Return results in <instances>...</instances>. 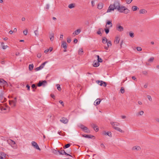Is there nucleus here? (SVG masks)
Masks as SVG:
<instances>
[{
  "mask_svg": "<svg viewBox=\"0 0 159 159\" xmlns=\"http://www.w3.org/2000/svg\"><path fill=\"white\" fill-rule=\"evenodd\" d=\"M120 4L119 2L116 1L113 4H111L107 11V12H110L111 11H113L115 9L120 8Z\"/></svg>",
  "mask_w": 159,
  "mask_h": 159,
  "instance_id": "obj_1",
  "label": "nucleus"
},
{
  "mask_svg": "<svg viewBox=\"0 0 159 159\" xmlns=\"http://www.w3.org/2000/svg\"><path fill=\"white\" fill-rule=\"evenodd\" d=\"M117 10L120 12L126 14L128 13L129 11L128 9L123 6L120 7V8L118 9Z\"/></svg>",
  "mask_w": 159,
  "mask_h": 159,
  "instance_id": "obj_2",
  "label": "nucleus"
},
{
  "mask_svg": "<svg viewBox=\"0 0 159 159\" xmlns=\"http://www.w3.org/2000/svg\"><path fill=\"white\" fill-rule=\"evenodd\" d=\"M78 126L80 127L81 129L86 133H89L90 131L88 129V128L82 124H79Z\"/></svg>",
  "mask_w": 159,
  "mask_h": 159,
  "instance_id": "obj_3",
  "label": "nucleus"
},
{
  "mask_svg": "<svg viewBox=\"0 0 159 159\" xmlns=\"http://www.w3.org/2000/svg\"><path fill=\"white\" fill-rule=\"evenodd\" d=\"M7 142L13 148H16V143L14 141L10 139H9L7 140Z\"/></svg>",
  "mask_w": 159,
  "mask_h": 159,
  "instance_id": "obj_4",
  "label": "nucleus"
},
{
  "mask_svg": "<svg viewBox=\"0 0 159 159\" xmlns=\"http://www.w3.org/2000/svg\"><path fill=\"white\" fill-rule=\"evenodd\" d=\"M62 148H61V149ZM58 154L61 155H65L67 156H69L71 157H72V156L67 153L64 150H58Z\"/></svg>",
  "mask_w": 159,
  "mask_h": 159,
  "instance_id": "obj_5",
  "label": "nucleus"
},
{
  "mask_svg": "<svg viewBox=\"0 0 159 159\" xmlns=\"http://www.w3.org/2000/svg\"><path fill=\"white\" fill-rule=\"evenodd\" d=\"M6 100V99L3 96V93L0 91V102H4Z\"/></svg>",
  "mask_w": 159,
  "mask_h": 159,
  "instance_id": "obj_6",
  "label": "nucleus"
},
{
  "mask_svg": "<svg viewBox=\"0 0 159 159\" xmlns=\"http://www.w3.org/2000/svg\"><path fill=\"white\" fill-rule=\"evenodd\" d=\"M47 83V82L46 80H43V81H40L38 83L37 86L39 87H40L42 86H45V84Z\"/></svg>",
  "mask_w": 159,
  "mask_h": 159,
  "instance_id": "obj_7",
  "label": "nucleus"
},
{
  "mask_svg": "<svg viewBox=\"0 0 159 159\" xmlns=\"http://www.w3.org/2000/svg\"><path fill=\"white\" fill-rule=\"evenodd\" d=\"M96 83L102 86H103L104 87H105L107 85L106 83L101 80H97Z\"/></svg>",
  "mask_w": 159,
  "mask_h": 159,
  "instance_id": "obj_8",
  "label": "nucleus"
},
{
  "mask_svg": "<svg viewBox=\"0 0 159 159\" xmlns=\"http://www.w3.org/2000/svg\"><path fill=\"white\" fill-rule=\"evenodd\" d=\"M16 98H15L14 100L11 101H9V103L10 105H11L12 107H14L16 106Z\"/></svg>",
  "mask_w": 159,
  "mask_h": 159,
  "instance_id": "obj_9",
  "label": "nucleus"
},
{
  "mask_svg": "<svg viewBox=\"0 0 159 159\" xmlns=\"http://www.w3.org/2000/svg\"><path fill=\"white\" fill-rule=\"evenodd\" d=\"M31 144L32 146H33L34 148H35L36 149H38L40 151L41 150L40 148L39 147V146L38 145V144L35 142H32Z\"/></svg>",
  "mask_w": 159,
  "mask_h": 159,
  "instance_id": "obj_10",
  "label": "nucleus"
},
{
  "mask_svg": "<svg viewBox=\"0 0 159 159\" xmlns=\"http://www.w3.org/2000/svg\"><path fill=\"white\" fill-rule=\"evenodd\" d=\"M47 63V61L44 62L39 66L36 68L35 69V70L36 71H38V70L42 69V68H43L44 67L45 65Z\"/></svg>",
  "mask_w": 159,
  "mask_h": 159,
  "instance_id": "obj_11",
  "label": "nucleus"
},
{
  "mask_svg": "<svg viewBox=\"0 0 159 159\" xmlns=\"http://www.w3.org/2000/svg\"><path fill=\"white\" fill-rule=\"evenodd\" d=\"M7 84V82L3 79H0V86H4L6 85Z\"/></svg>",
  "mask_w": 159,
  "mask_h": 159,
  "instance_id": "obj_12",
  "label": "nucleus"
},
{
  "mask_svg": "<svg viewBox=\"0 0 159 159\" xmlns=\"http://www.w3.org/2000/svg\"><path fill=\"white\" fill-rule=\"evenodd\" d=\"M6 158V154L4 152H0V159H5Z\"/></svg>",
  "mask_w": 159,
  "mask_h": 159,
  "instance_id": "obj_13",
  "label": "nucleus"
},
{
  "mask_svg": "<svg viewBox=\"0 0 159 159\" xmlns=\"http://www.w3.org/2000/svg\"><path fill=\"white\" fill-rule=\"evenodd\" d=\"M60 121L64 124H67L68 122V120L66 118L63 117L61 118Z\"/></svg>",
  "mask_w": 159,
  "mask_h": 159,
  "instance_id": "obj_14",
  "label": "nucleus"
},
{
  "mask_svg": "<svg viewBox=\"0 0 159 159\" xmlns=\"http://www.w3.org/2000/svg\"><path fill=\"white\" fill-rule=\"evenodd\" d=\"M91 127L94 129V130H95L96 132H97L98 131V128L96 125L92 123L91 124Z\"/></svg>",
  "mask_w": 159,
  "mask_h": 159,
  "instance_id": "obj_15",
  "label": "nucleus"
},
{
  "mask_svg": "<svg viewBox=\"0 0 159 159\" xmlns=\"http://www.w3.org/2000/svg\"><path fill=\"white\" fill-rule=\"evenodd\" d=\"M116 30L119 31L121 32L124 30V28L123 27L117 25L116 26Z\"/></svg>",
  "mask_w": 159,
  "mask_h": 159,
  "instance_id": "obj_16",
  "label": "nucleus"
},
{
  "mask_svg": "<svg viewBox=\"0 0 159 159\" xmlns=\"http://www.w3.org/2000/svg\"><path fill=\"white\" fill-rule=\"evenodd\" d=\"M111 124L112 126V127L113 128H114V127H116L117 126H119L120 125L119 123L117 122H111Z\"/></svg>",
  "mask_w": 159,
  "mask_h": 159,
  "instance_id": "obj_17",
  "label": "nucleus"
},
{
  "mask_svg": "<svg viewBox=\"0 0 159 159\" xmlns=\"http://www.w3.org/2000/svg\"><path fill=\"white\" fill-rule=\"evenodd\" d=\"M81 30L80 29H77L75 30L73 33V34H75V35H77L80 34V33L81 32Z\"/></svg>",
  "mask_w": 159,
  "mask_h": 159,
  "instance_id": "obj_18",
  "label": "nucleus"
},
{
  "mask_svg": "<svg viewBox=\"0 0 159 159\" xmlns=\"http://www.w3.org/2000/svg\"><path fill=\"white\" fill-rule=\"evenodd\" d=\"M61 46L64 48L65 49H66L67 48L66 45V42L63 41L61 44Z\"/></svg>",
  "mask_w": 159,
  "mask_h": 159,
  "instance_id": "obj_19",
  "label": "nucleus"
},
{
  "mask_svg": "<svg viewBox=\"0 0 159 159\" xmlns=\"http://www.w3.org/2000/svg\"><path fill=\"white\" fill-rule=\"evenodd\" d=\"M101 101V100L100 98L97 99L94 102L95 105H99L100 104Z\"/></svg>",
  "mask_w": 159,
  "mask_h": 159,
  "instance_id": "obj_20",
  "label": "nucleus"
},
{
  "mask_svg": "<svg viewBox=\"0 0 159 159\" xmlns=\"http://www.w3.org/2000/svg\"><path fill=\"white\" fill-rule=\"evenodd\" d=\"M83 137L88 138H92L93 137H94V136L91 135H86L84 134L82 135Z\"/></svg>",
  "mask_w": 159,
  "mask_h": 159,
  "instance_id": "obj_21",
  "label": "nucleus"
},
{
  "mask_svg": "<svg viewBox=\"0 0 159 159\" xmlns=\"http://www.w3.org/2000/svg\"><path fill=\"white\" fill-rule=\"evenodd\" d=\"M7 107H3L2 104L0 105V112H1L3 110H5L7 109Z\"/></svg>",
  "mask_w": 159,
  "mask_h": 159,
  "instance_id": "obj_22",
  "label": "nucleus"
},
{
  "mask_svg": "<svg viewBox=\"0 0 159 159\" xmlns=\"http://www.w3.org/2000/svg\"><path fill=\"white\" fill-rule=\"evenodd\" d=\"M141 148L139 146H135L132 148V150H136L137 151H139L141 150Z\"/></svg>",
  "mask_w": 159,
  "mask_h": 159,
  "instance_id": "obj_23",
  "label": "nucleus"
},
{
  "mask_svg": "<svg viewBox=\"0 0 159 159\" xmlns=\"http://www.w3.org/2000/svg\"><path fill=\"white\" fill-rule=\"evenodd\" d=\"M103 7V3L102 2L99 3L98 5V8L99 9H102Z\"/></svg>",
  "mask_w": 159,
  "mask_h": 159,
  "instance_id": "obj_24",
  "label": "nucleus"
},
{
  "mask_svg": "<svg viewBox=\"0 0 159 159\" xmlns=\"http://www.w3.org/2000/svg\"><path fill=\"white\" fill-rule=\"evenodd\" d=\"M106 28L104 29V30L106 34H107L109 32V29L110 28H109V26L107 27V25H106Z\"/></svg>",
  "mask_w": 159,
  "mask_h": 159,
  "instance_id": "obj_25",
  "label": "nucleus"
},
{
  "mask_svg": "<svg viewBox=\"0 0 159 159\" xmlns=\"http://www.w3.org/2000/svg\"><path fill=\"white\" fill-rule=\"evenodd\" d=\"M120 39L119 37H116L115 38V43L116 44H117L119 43V42L120 41Z\"/></svg>",
  "mask_w": 159,
  "mask_h": 159,
  "instance_id": "obj_26",
  "label": "nucleus"
},
{
  "mask_svg": "<svg viewBox=\"0 0 159 159\" xmlns=\"http://www.w3.org/2000/svg\"><path fill=\"white\" fill-rule=\"evenodd\" d=\"M102 30V31H103V30L102 28H100L98 29V30L97 31V33L99 35H102V34L101 32V31Z\"/></svg>",
  "mask_w": 159,
  "mask_h": 159,
  "instance_id": "obj_27",
  "label": "nucleus"
},
{
  "mask_svg": "<svg viewBox=\"0 0 159 159\" xmlns=\"http://www.w3.org/2000/svg\"><path fill=\"white\" fill-rule=\"evenodd\" d=\"M115 129H116V130H117L119 132H120L121 133H123L124 132V131L123 130H122L120 128L118 127H114V128Z\"/></svg>",
  "mask_w": 159,
  "mask_h": 159,
  "instance_id": "obj_28",
  "label": "nucleus"
},
{
  "mask_svg": "<svg viewBox=\"0 0 159 159\" xmlns=\"http://www.w3.org/2000/svg\"><path fill=\"white\" fill-rule=\"evenodd\" d=\"M108 41L107 39L105 37L103 38L102 39V43H103L105 44L107 43Z\"/></svg>",
  "mask_w": 159,
  "mask_h": 159,
  "instance_id": "obj_29",
  "label": "nucleus"
},
{
  "mask_svg": "<svg viewBox=\"0 0 159 159\" xmlns=\"http://www.w3.org/2000/svg\"><path fill=\"white\" fill-rule=\"evenodd\" d=\"M78 53L79 55H81L83 53V51L82 48H80L79 50Z\"/></svg>",
  "mask_w": 159,
  "mask_h": 159,
  "instance_id": "obj_30",
  "label": "nucleus"
},
{
  "mask_svg": "<svg viewBox=\"0 0 159 159\" xmlns=\"http://www.w3.org/2000/svg\"><path fill=\"white\" fill-rule=\"evenodd\" d=\"M139 8L136 6H133L132 7V9L133 11H135L138 10H139Z\"/></svg>",
  "mask_w": 159,
  "mask_h": 159,
  "instance_id": "obj_31",
  "label": "nucleus"
},
{
  "mask_svg": "<svg viewBox=\"0 0 159 159\" xmlns=\"http://www.w3.org/2000/svg\"><path fill=\"white\" fill-rule=\"evenodd\" d=\"M50 40L51 41H52L54 40V35L53 33L52 34L50 35Z\"/></svg>",
  "mask_w": 159,
  "mask_h": 159,
  "instance_id": "obj_32",
  "label": "nucleus"
},
{
  "mask_svg": "<svg viewBox=\"0 0 159 159\" xmlns=\"http://www.w3.org/2000/svg\"><path fill=\"white\" fill-rule=\"evenodd\" d=\"M96 57L98 58V62H102V60L100 58L99 55H97L96 56Z\"/></svg>",
  "mask_w": 159,
  "mask_h": 159,
  "instance_id": "obj_33",
  "label": "nucleus"
},
{
  "mask_svg": "<svg viewBox=\"0 0 159 159\" xmlns=\"http://www.w3.org/2000/svg\"><path fill=\"white\" fill-rule=\"evenodd\" d=\"M75 7V5L74 3L70 4L68 5V7L70 9L74 8Z\"/></svg>",
  "mask_w": 159,
  "mask_h": 159,
  "instance_id": "obj_34",
  "label": "nucleus"
},
{
  "mask_svg": "<svg viewBox=\"0 0 159 159\" xmlns=\"http://www.w3.org/2000/svg\"><path fill=\"white\" fill-rule=\"evenodd\" d=\"M70 146V143H67L63 147V148L65 149L66 148H69Z\"/></svg>",
  "mask_w": 159,
  "mask_h": 159,
  "instance_id": "obj_35",
  "label": "nucleus"
},
{
  "mask_svg": "<svg viewBox=\"0 0 159 159\" xmlns=\"http://www.w3.org/2000/svg\"><path fill=\"white\" fill-rule=\"evenodd\" d=\"M1 44L2 48L3 49H6L8 47V46L7 45H4V43L3 42H2L1 43Z\"/></svg>",
  "mask_w": 159,
  "mask_h": 159,
  "instance_id": "obj_36",
  "label": "nucleus"
},
{
  "mask_svg": "<svg viewBox=\"0 0 159 159\" xmlns=\"http://www.w3.org/2000/svg\"><path fill=\"white\" fill-rule=\"evenodd\" d=\"M99 63L98 62H95L93 65V66L95 67H97L99 65Z\"/></svg>",
  "mask_w": 159,
  "mask_h": 159,
  "instance_id": "obj_37",
  "label": "nucleus"
},
{
  "mask_svg": "<svg viewBox=\"0 0 159 159\" xmlns=\"http://www.w3.org/2000/svg\"><path fill=\"white\" fill-rule=\"evenodd\" d=\"M107 43L108 47L109 48L111 46L112 44L111 42L110 41H107Z\"/></svg>",
  "mask_w": 159,
  "mask_h": 159,
  "instance_id": "obj_38",
  "label": "nucleus"
},
{
  "mask_svg": "<svg viewBox=\"0 0 159 159\" xmlns=\"http://www.w3.org/2000/svg\"><path fill=\"white\" fill-rule=\"evenodd\" d=\"M34 67V65L33 64H30L29 65V69L30 70H33Z\"/></svg>",
  "mask_w": 159,
  "mask_h": 159,
  "instance_id": "obj_39",
  "label": "nucleus"
},
{
  "mask_svg": "<svg viewBox=\"0 0 159 159\" xmlns=\"http://www.w3.org/2000/svg\"><path fill=\"white\" fill-rule=\"evenodd\" d=\"M52 153L56 155H58V150L57 151L55 149H53L52 150Z\"/></svg>",
  "mask_w": 159,
  "mask_h": 159,
  "instance_id": "obj_40",
  "label": "nucleus"
},
{
  "mask_svg": "<svg viewBox=\"0 0 159 159\" xmlns=\"http://www.w3.org/2000/svg\"><path fill=\"white\" fill-rule=\"evenodd\" d=\"M139 12L140 13L143 14L145 12H147V11L145 9H142L140 10Z\"/></svg>",
  "mask_w": 159,
  "mask_h": 159,
  "instance_id": "obj_41",
  "label": "nucleus"
},
{
  "mask_svg": "<svg viewBox=\"0 0 159 159\" xmlns=\"http://www.w3.org/2000/svg\"><path fill=\"white\" fill-rule=\"evenodd\" d=\"M106 134V135H108L110 137H112L111 133V132L108 131L107 132Z\"/></svg>",
  "mask_w": 159,
  "mask_h": 159,
  "instance_id": "obj_42",
  "label": "nucleus"
},
{
  "mask_svg": "<svg viewBox=\"0 0 159 159\" xmlns=\"http://www.w3.org/2000/svg\"><path fill=\"white\" fill-rule=\"evenodd\" d=\"M129 35L130 36L131 38H133L134 37V33L131 32H129Z\"/></svg>",
  "mask_w": 159,
  "mask_h": 159,
  "instance_id": "obj_43",
  "label": "nucleus"
},
{
  "mask_svg": "<svg viewBox=\"0 0 159 159\" xmlns=\"http://www.w3.org/2000/svg\"><path fill=\"white\" fill-rule=\"evenodd\" d=\"M57 89L59 91H61V87H60V85L59 84H57Z\"/></svg>",
  "mask_w": 159,
  "mask_h": 159,
  "instance_id": "obj_44",
  "label": "nucleus"
},
{
  "mask_svg": "<svg viewBox=\"0 0 159 159\" xmlns=\"http://www.w3.org/2000/svg\"><path fill=\"white\" fill-rule=\"evenodd\" d=\"M147 97L149 101H152V98L150 95H148L147 96Z\"/></svg>",
  "mask_w": 159,
  "mask_h": 159,
  "instance_id": "obj_45",
  "label": "nucleus"
},
{
  "mask_svg": "<svg viewBox=\"0 0 159 159\" xmlns=\"http://www.w3.org/2000/svg\"><path fill=\"white\" fill-rule=\"evenodd\" d=\"M120 91L122 93H125V90L122 87L120 89Z\"/></svg>",
  "mask_w": 159,
  "mask_h": 159,
  "instance_id": "obj_46",
  "label": "nucleus"
},
{
  "mask_svg": "<svg viewBox=\"0 0 159 159\" xmlns=\"http://www.w3.org/2000/svg\"><path fill=\"white\" fill-rule=\"evenodd\" d=\"M27 32H28L27 30L26 29V30H25L23 31V34L25 35H26L27 34Z\"/></svg>",
  "mask_w": 159,
  "mask_h": 159,
  "instance_id": "obj_47",
  "label": "nucleus"
},
{
  "mask_svg": "<svg viewBox=\"0 0 159 159\" xmlns=\"http://www.w3.org/2000/svg\"><path fill=\"white\" fill-rule=\"evenodd\" d=\"M153 60H154V57H151L148 60V61L152 62L153 61Z\"/></svg>",
  "mask_w": 159,
  "mask_h": 159,
  "instance_id": "obj_48",
  "label": "nucleus"
},
{
  "mask_svg": "<svg viewBox=\"0 0 159 159\" xmlns=\"http://www.w3.org/2000/svg\"><path fill=\"white\" fill-rule=\"evenodd\" d=\"M137 49L138 51H140L142 50V49L140 47H137Z\"/></svg>",
  "mask_w": 159,
  "mask_h": 159,
  "instance_id": "obj_49",
  "label": "nucleus"
},
{
  "mask_svg": "<svg viewBox=\"0 0 159 159\" xmlns=\"http://www.w3.org/2000/svg\"><path fill=\"white\" fill-rule=\"evenodd\" d=\"M67 41L68 43H70L71 41V39L70 38H68L67 39Z\"/></svg>",
  "mask_w": 159,
  "mask_h": 159,
  "instance_id": "obj_50",
  "label": "nucleus"
},
{
  "mask_svg": "<svg viewBox=\"0 0 159 159\" xmlns=\"http://www.w3.org/2000/svg\"><path fill=\"white\" fill-rule=\"evenodd\" d=\"M31 87L33 89L35 88V89H36L37 88V87L36 86V85L34 84H33L32 85Z\"/></svg>",
  "mask_w": 159,
  "mask_h": 159,
  "instance_id": "obj_51",
  "label": "nucleus"
},
{
  "mask_svg": "<svg viewBox=\"0 0 159 159\" xmlns=\"http://www.w3.org/2000/svg\"><path fill=\"white\" fill-rule=\"evenodd\" d=\"M112 24V22L110 20L108 21L106 23L107 25H109L110 24Z\"/></svg>",
  "mask_w": 159,
  "mask_h": 159,
  "instance_id": "obj_52",
  "label": "nucleus"
},
{
  "mask_svg": "<svg viewBox=\"0 0 159 159\" xmlns=\"http://www.w3.org/2000/svg\"><path fill=\"white\" fill-rule=\"evenodd\" d=\"M101 147L103 148L104 149H105V147L103 143H101L100 145Z\"/></svg>",
  "mask_w": 159,
  "mask_h": 159,
  "instance_id": "obj_53",
  "label": "nucleus"
},
{
  "mask_svg": "<svg viewBox=\"0 0 159 159\" xmlns=\"http://www.w3.org/2000/svg\"><path fill=\"white\" fill-rule=\"evenodd\" d=\"M49 4H47L46 5V7H45V8L46 9H49Z\"/></svg>",
  "mask_w": 159,
  "mask_h": 159,
  "instance_id": "obj_54",
  "label": "nucleus"
},
{
  "mask_svg": "<svg viewBox=\"0 0 159 159\" xmlns=\"http://www.w3.org/2000/svg\"><path fill=\"white\" fill-rule=\"evenodd\" d=\"M142 73L144 75H147L148 74V72L146 70L143 71Z\"/></svg>",
  "mask_w": 159,
  "mask_h": 159,
  "instance_id": "obj_55",
  "label": "nucleus"
},
{
  "mask_svg": "<svg viewBox=\"0 0 159 159\" xmlns=\"http://www.w3.org/2000/svg\"><path fill=\"white\" fill-rule=\"evenodd\" d=\"M26 88H27L28 90L29 91L30 90V86L29 85L27 84L26 85Z\"/></svg>",
  "mask_w": 159,
  "mask_h": 159,
  "instance_id": "obj_56",
  "label": "nucleus"
},
{
  "mask_svg": "<svg viewBox=\"0 0 159 159\" xmlns=\"http://www.w3.org/2000/svg\"><path fill=\"white\" fill-rule=\"evenodd\" d=\"M41 56V54L40 53H38L37 54V57H38L40 58Z\"/></svg>",
  "mask_w": 159,
  "mask_h": 159,
  "instance_id": "obj_57",
  "label": "nucleus"
},
{
  "mask_svg": "<svg viewBox=\"0 0 159 159\" xmlns=\"http://www.w3.org/2000/svg\"><path fill=\"white\" fill-rule=\"evenodd\" d=\"M143 113H144L143 111H141L139 112V115L142 116V115H143Z\"/></svg>",
  "mask_w": 159,
  "mask_h": 159,
  "instance_id": "obj_58",
  "label": "nucleus"
},
{
  "mask_svg": "<svg viewBox=\"0 0 159 159\" xmlns=\"http://www.w3.org/2000/svg\"><path fill=\"white\" fill-rule=\"evenodd\" d=\"M133 0H127L126 1L127 3L128 4H129Z\"/></svg>",
  "mask_w": 159,
  "mask_h": 159,
  "instance_id": "obj_59",
  "label": "nucleus"
},
{
  "mask_svg": "<svg viewBox=\"0 0 159 159\" xmlns=\"http://www.w3.org/2000/svg\"><path fill=\"white\" fill-rule=\"evenodd\" d=\"M74 43H77L78 40L76 39H75L74 40Z\"/></svg>",
  "mask_w": 159,
  "mask_h": 159,
  "instance_id": "obj_60",
  "label": "nucleus"
},
{
  "mask_svg": "<svg viewBox=\"0 0 159 159\" xmlns=\"http://www.w3.org/2000/svg\"><path fill=\"white\" fill-rule=\"evenodd\" d=\"M59 102L61 104L62 106H64V103H63V102L61 100H60L59 101Z\"/></svg>",
  "mask_w": 159,
  "mask_h": 159,
  "instance_id": "obj_61",
  "label": "nucleus"
},
{
  "mask_svg": "<svg viewBox=\"0 0 159 159\" xmlns=\"http://www.w3.org/2000/svg\"><path fill=\"white\" fill-rule=\"evenodd\" d=\"M34 33H35V35H36V36H38V35H38V34H37V33H38V30H35V31H34Z\"/></svg>",
  "mask_w": 159,
  "mask_h": 159,
  "instance_id": "obj_62",
  "label": "nucleus"
},
{
  "mask_svg": "<svg viewBox=\"0 0 159 159\" xmlns=\"http://www.w3.org/2000/svg\"><path fill=\"white\" fill-rule=\"evenodd\" d=\"M132 79L134 80H136V77L135 76H133L132 77Z\"/></svg>",
  "mask_w": 159,
  "mask_h": 159,
  "instance_id": "obj_63",
  "label": "nucleus"
},
{
  "mask_svg": "<svg viewBox=\"0 0 159 159\" xmlns=\"http://www.w3.org/2000/svg\"><path fill=\"white\" fill-rule=\"evenodd\" d=\"M91 3H92V6L93 7L94 6V2L93 1H91Z\"/></svg>",
  "mask_w": 159,
  "mask_h": 159,
  "instance_id": "obj_64",
  "label": "nucleus"
}]
</instances>
